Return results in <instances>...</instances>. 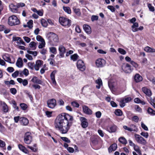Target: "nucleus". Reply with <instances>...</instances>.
<instances>
[{"instance_id":"f257e3e1","label":"nucleus","mask_w":155,"mask_h":155,"mask_svg":"<svg viewBox=\"0 0 155 155\" xmlns=\"http://www.w3.org/2000/svg\"><path fill=\"white\" fill-rule=\"evenodd\" d=\"M73 118L68 114L63 113L56 118L54 126L56 129L62 134L67 133L72 124Z\"/></svg>"},{"instance_id":"f03ea898","label":"nucleus","mask_w":155,"mask_h":155,"mask_svg":"<svg viewBox=\"0 0 155 155\" xmlns=\"http://www.w3.org/2000/svg\"><path fill=\"white\" fill-rule=\"evenodd\" d=\"M47 37L49 40V42L52 45H55L58 41V36L54 33L50 32L47 35Z\"/></svg>"},{"instance_id":"7ed1b4c3","label":"nucleus","mask_w":155,"mask_h":155,"mask_svg":"<svg viewBox=\"0 0 155 155\" xmlns=\"http://www.w3.org/2000/svg\"><path fill=\"white\" fill-rule=\"evenodd\" d=\"M20 23L19 20L16 16L13 15L9 17L8 24L9 25H19Z\"/></svg>"},{"instance_id":"20e7f679","label":"nucleus","mask_w":155,"mask_h":155,"mask_svg":"<svg viewBox=\"0 0 155 155\" xmlns=\"http://www.w3.org/2000/svg\"><path fill=\"white\" fill-rule=\"evenodd\" d=\"M59 21L61 24L63 26L68 27L71 25V21L67 18L60 17Z\"/></svg>"},{"instance_id":"39448f33","label":"nucleus","mask_w":155,"mask_h":155,"mask_svg":"<svg viewBox=\"0 0 155 155\" xmlns=\"http://www.w3.org/2000/svg\"><path fill=\"white\" fill-rule=\"evenodd\" d=\"M134 138L135 140L138 143L143 145H145L146 144L147 142L146 140L140 135L135 134Z\"/></svg>"},{"instance_id":"423d86ee","label":"nucleus","mask_w":155,"mask_h":155,"mask_svg":"<svg viewBox=\"0 0 155 155\" xmlns=\"http://www.w3.org/2000/svg\"><path fill=\"white\" fill-rule=\"evenodd\" d=\"M32 141V137L30 132L26 133L24 136V141L27 144H30Z\"/></svg>"},{"instance_id":"0eeeda50","label":"nucleus","mask_w":155,"mask_h":155,"mask_svg":"<svg viewBox=\"0 0 155 155\" xmlns=\"http://www.w3.org/2000/svg\"><path fill=\"white\" fill-rule=\"evenodd\" d=\"M77 65L78 69L80 71H84L86 68L84 62L81 60H78L77 63Z\"/></svg>"},{"instance_id":"6e6552de","label":"nucleus","mask_w":155,"mask_h":155,"mask_svg":"<svg viewBox=\"0 0 155 155\" xmlns=\"http://www.w3.org/2000/svg\"><path fill=\"white\" fill-rule=\"evenodd\" d=\"M122 68L123 71L127 73H130L132 71L131 66L127 63L123 64L122 66Z\"/></svg>"},{"instance_id":"1a4fd4ad","label":"nucleus","mask_w":155,"mask_h":155,"mask_svg":"<svg viewBox=\"0 0 155 155\" xmlns=\"http://www.w3.org/2000/svg\"><path fill=\"white\" fill-rule=\"evenodd\" d=\"M105 61L101 58L97 59L96 61V66L99 68H102L106 64Z\"/></svg>"},{"instance_id":"9d476101","label":"nucleus","mask_w":155,"mask_h":155,"mask_svg":"<svg viewBox=\"0 0 155 155\" xmlns=\"http://www.w3.org/2000/svg\"><path fill=\"white\" fill-rule=\"evenodd\" d=\"M47 103L48 106L50 108H53L56 105V101L54 99L48 100Z\"/></svg>"},{"instance_id":"9b49d317","label":"nucleus","mask_w":155,"mask_h":155,"mask_svg":"<svg viewBox=\"0 0 155 155\" xmlns=\"http://www.w3.org/2000/svg\"><path fill=\"white\" fill-rule=\"evenodd\" d=\"M58 50L59 51V55L61 58L64 57V54L66 51V49L62 45H60L59 47Z\"/></svg>"},{"instance_id":"f8f14e48","label":"nucleus","mask_w":155,"mask_h":155,"mask_svg":"<svg viewBox=\"0 0 155 155\" xmlns=\"http://www.w3.org/2000/svg\"><path fill=\"white\" fill-rule=\"evenodd\" d=\"M9 7L11 11L13 13H17L18 12V9L17 5H15L12 3L9 5Z\"/></svg>"},{"instance_id":"ddd939ff","label":"nucleus","mask_w":155,"mask_h":155,"mask_svg":"<svg viewBox=\"0 0 155 155\" xmlns=\"http://www.w3.org/2000/svg\"><path fill=\"white\" fill-rule=\"evenodd\" d=\"M43 64V61L41 60H38L36 61V63L35 65V69L36 71H38L39 68Z\"/></svg>"},{"instance_id":"4468645a","label":"nucleus","mask_w":155,"mask_h":155,"mask_svg":"<svg viewBox=\"0 0 155 155\" xmlns=\"http://www.w3.org/2000/svg\"><path fill=\"white\" fill-rule=\"evenodd\" d=\"M81 122V125L82 127L84 128L87 127L88 126V123L86 119L84 117H82L80 119Z\"/></svg>"},{"instance_id":"2eb2a0df","label":"nucleus","mask_w":155,"mask_h":155,"mask_svg":"<svg viewBox=\"0 0 155 155\" xmlns=\"http://www.w3.org/2000/svg\"><path fill=\"white\" fill-rule=\"evenodd\" d=\"M117 126L114 124L108 126L107 130L110 133H113L116 132L117 129Z\"/></svg>"},{"instance_id":"dca6fc26","label":"nucleus","mask_w":155,"mask_h":155,"mask_svg":"<svg viewBox=\"0 0 155 155\" xmlns=\"http://www.w3.org/2000/svg\"><path fill=\"white\" fill-rule=\"evenodd\" d=\"M83 28L85 32L87 34H90L91 32V27L87 25L84 24L83 25Z\"/></svg>"},{"instance_id":"f3484780","label":"nucleus","mask_w":155,"mask_h":155,"mask_svg":"<svg viewBox=\"0 0 155 155\" xmlns=\"http://www.w3.org/2000/svg\"><path fill=\"white\" fill-rule=\"evenodd\" d=\"M82 108L83 112L85 114H92V110L87 106L85 105L84 106L82 107Z\"/></svg>"},{"instance_id":"a211bd4d","label":"nucleus","mask_w":155,"mask_h":155,"mask_svg":"<svg viewBox=\"0 0 155 155\" xmlns=\"http://www.w3.org/2000/svg\"><path fill=\"white\" fill-rule=\"evenodd\" d=\"M134 81L136 82H139L143 80L142 77L139 74H136L134 77Z\"/></svg>"},{"instance_id":"6ab92c4d","label":"nucleus","mask_w":155,"mask_h":155,"mask_svg":"<svg viewBox=\"0 0 155 155\" xmlns=\"http://www.w3.org/2000/svg\"><path fill=\"white\" fill-rule=\"evenodd\" d=\"M20 122L21 124L23 125H26L29 123L28 119L24 117H21L20 118Z\"/></svg>"},{"instance_id":"aec40b11","label":"nucleus","mask_w":155,"mask_h":155,"mask_svg":"<svg viewBox=\"0 0 155 155\" xmlns=\"http://www.w3.org/2000/svg\"><path fill=\"white\" fill-rule=\"evenodd\" d=\"M19 150L25 153H28L29 151L22 144H19L18 145Z\"/></svg>"},{"instance_id":"412c9836","label":"nucleus","mask_w":155,"mask_h":155,"mask_svg":"<svg viewBox=\"0 0 155 155\" xmlns=\"http://www.w3.org/2000/svg\"><path fill=\"white\" fill-rule=\"evenodd\" d=\"M117 148V145L114 143L111 145L108 148V150L109 153H110L113 151L115 150Z\"/></svg>"},{"instance_id":"4be33fe9","label":"nucleus","mask_w":155,"mask_h":155,"mask_svg":"<svg viewBox=\"0 0 155 155\" xmlns=\"http://www.w3.org/2000/svg\"><path fill=\"white\" fill-rule=\"evenodd\" d=\"M109 87H115L117 85V83L115 80H110L108 81Z\"/></svg>"},{"instance_id":"5701e85b","label":"nucleus","mask_w":155,"mask_h":155,"mask_svg":"<svg viewBox=\"0 0 155 155\" xmlns=\"http://www.w3.org/2000/svg\"><path fill=\"white\" fill-rule=\"evenodd\" d=\"M18 81L20 83H22L24 86H26L28 84V81L26 79L23 80L20 78H18L17 79Z\"/></svg>"},{"instance_id":"b1692460","label":"nucleus","mask_w":155,"mask_h":155,"mask_svg":"<svg viewBox=\"0 0 155 155\" xmlns=\"http://www.w3.org/2000/svg\"><path fill=\"white\" fill-rule=\"evenodd\" d=\"M142 90L143 92L147 96L149 97L151 95V91L147 88H142Z\"/></svg>"},{"instance_id":"393cba45","label":"nucleus","mask_w":155,"mask_h":155,"mask_svg":"<svg viewBox=\"0 0 155 155\" xmlns=\"http://www.w3.org/2000/svg\"><path fill=\"white\" fill-rule=\"evenodd\" d=\"M56 73V71H54L51 73L50 75L51 80L53 84H55L56 83V82L55 79V74Z\"/></svg>"},{"instance_id":"a878e982","label":"nucleus","mask_w":155,"mask_h":155,"mask_svg":"<svg viewBox=\"0 0 155 155\" xmlns=\"http://www.w3.org/2000/svg\"><path fill=\"white\" fill-rule=\"evenodd\" d=\"M16 66L18 68H21L23 66V61L21 58H19L16 63Z\"/></svg>"},{"instance_id":"bb28decb","label":"nucleus","mask_w":155,"mask_h":155,"mask_svg":"<svg viewBox=\"0 0 155 155\" xmlns=\"http://www.w3.org/2000/svg\"><path fill=\"white\" fill-rule=\"evenodd\" d=\"M144 50L146 52L149 53H153L155 52V49L152 48L149 46H147L144 48Z\"/></svg>"},{"instance_id":"cd10ccee","label":"nucleus","mask_w":155,"mask_h":155,"mask_svg":"<svg viewBox=\"0 0 155 155\" xmlns=\"http://www.w3.org/2000/svg\"><path fill=\"white\" fill-rule=\"evenodd\" d=\"M138 26L139 25L137 22L134 23L131 27L132 31L134 32L138 31Z\"/></svg>"},{"instance_id":"c85d7f7f","label":"nucleus","mask_w":155,"mask_h":155,"mask_svg":"<svg viewBox=\"0 0 155 155\" xmlns=\"http://www.w3.org/2000/svg\"><path fill=\"white\" fill-rule=\"evenodd\" d=\"M2 58L5 61L7 62L10 64H14L15 63V61H14L13 62H12L11 61V59L8 56H6V55H3L2 56Z\"/></svg>"},{"instance_id":"c756f323","label":"nucleus","mask_w":155,"mask_h":155,"mask_svg":"<svg viewBox=\"0 0 155 155\" xmlns=\"http://www.w3.org/2000/svg\"><path fill=\"white\" fill-rule=\"evenodd\" d=\"M91 143L94 145H95L98 144V141L97 138L92 137L90 138Z\"/></svg>"},{"instance_id":"7c9ffc66","label":"nucleus","mask_w":155,"mask_h":155,"mask_svg":"<svg viewBox=\"0 0 155 155\" xmlns=\"http://www.w3.org/2000/svg\"><path fill=\"white\" fill-rule=\"evenodd\" d=\"M31 81L35 83H36L38 84H41V83H42V81L38 79L36 77H34L31 80Z\"/></svg>"},{"instance_id":"2f4dec72","label":"nucleus","mask_w":155,"mask_h":155,"mask_svg":"<svg viewBox=\"0 0 155 155\" xmlns=\"http://www.w3.org/2000/svg\"><path fill=\"white\" fill-rule=\"evenodd\" d=\"M2 105L3 111L5 113L7 112L8 111V109L7 104L5 103H3L2 104Z\"/></svg>"},{"instance_id":"473e14b6","label":"nucleus","mask_w":155,"mask_h":155,"mask_svg":"<svg viewBox=\"0 0 155 155\" xmlns=\"http://www.w3.org/2000/svg\"><path fill=\"white\" fill-rule=\"evenodd\" d=\"M96 83L98 86H96V87H100L102 85V82L101 79L100 78H99L96 81Z\"/></svg>"},{"instance_id":"72a5a7b5","label":"nucleus","mask_w":155,"mask_h":155,"mask_svg":"<svg viewBox=\"0 0 155 155\" xmlns=\"http://www.w3.org/2000/svg\"><path fill=\"white\" fill-rule=\"evenodd\" d=\"M147 111L149 114L152 116L155 115V111L150 107H148Z\"/></svg>"},{"instance_id":"f704fd0d","label":"nucleus","mask_w":155,"mask_h":155,"mask_svg":"<svg viewBox=\"0 0 155 155\" xmlns=\"http://www.w3.org/2000/svg\"><path fill=\"white\" fill-rule=\"evenodd\" d=\"M118 140L120 142L123 144H126L127 143V140L124 137H120V138H119Z\"/></svg>"},{"instance_id":"c9c22d12","label":"nucleus","mask_w":155,"mask_h":155,"mask_svg":"<svg viewBox=\"0 0 155 155\" xmlns=\"http://www.w3.org/2000/svg\"><path fill=\"white\" fill-rule=\"evenodd\" d=\"M63 10L68 14H70L71 13V9L69 7L63 6Z\"/></svg>"},{"instance_id":"e433bc0d","label":"nucleus","mask_w":155,"mask_h":155,"mask_svg":"<svg viewBox=\"0 0 155 155\" xmlns=\"http://www.w3.org/2000/svg\"><path fill=\"white\" fill-rule=\"evenodd\" d=\"M134 150L137 152L139 155H141V150H140V148L137 145H135L134 147Z\"/></svg>"},{"instance_id":"4c0bfd02","label":"nucleus","mask_w":155,"mask_h":155,"mask_svg":"<svg viewBox=\"0 0 155 155\" xmlns=\"http://www.w3.org/2000/svg\"><path fill=\"white\" fill-rule=\"evenodd\" d=\"M41 23L42 25L44 27H46L48 25L47 21L45 19L43 18L41 20Z\"/></svg>"},{"instance_id":"58836bf2","label":"nucleus","mask_w":155,"mask_h":155,"mask_svg":"<svg viewBox=\"0 0 155 155\" xmlns=\"http://www.w3.org/2000/svg\"><path fill=\"white\" fill-rule=\"evenodd\" d=\"M78 57L79 56L77 54H75L71 56V58L74 61H75L78 59Z\"/></svg>"},{"instance_id":"ea45409f","label":"nucleus","mask_w":155,"mask_h":155,"mask_svg":"<svg viewBox=\"0 0 155 155\" xmlns=\"http://www.w3.org/2000/svg\"><path fill=\"white\" fill-rule=\"evenodd\" d=\"M115 114L117 116H121L122 114V112L120 109H117L115 110L114 111Z\"/></svg>"},{"instance_id":"a19ab883","label":"nucleus","mask_w":155,"mask_h":155,"mask_svg":"<svg viewBox=\"0 0 155 155\" xmlns=\"http://www.w3.org/2000/svg\"><path fill=\"white\" fill-rule=\"evenodd\" d=\"M73 10L74 12L78 16H80L81 15V12L80 11L79 9L73 8Z\"/></svg>"},{"instance_id":"79ce46f5","label":"nucleus","mask_w":155,"mask_h":155,"mask_svg":"<svg viewBox=\"0 0 155 155\" xmlns=\"http://www.w3.org/2000/svg\"><path fill=\"white\" fill-rule=\"evenodd\" d=\"M37 43L34 41H32L29 44V46L30 48H33L34 49H35L36 48V45Z\"/></svg>"},{"instance_id":"37998d69","label":"nucleus","mask_w":155,"mask_h":155,"mask_svg":"<svg viewBox=\"0 0 155 155\" xmlns=\"http://www.w3.org/2000/svg\"><path fill=\"white\" fill-rule=\"evenodd\" d=\"M35 63L31 62H30L28 63V67L32 70H33L35 68Z\"/></svg>"},{"instance_id":"c03bdc74","label":"nucleus","mask_w":155,"mask_h":155,"mask_svg":"<svg viewBox=\"0 0 155 155\" xmlns=\"http://www.w3.org/2000/svg\"><path fill=\"white\" fill-rule=\"evenodd\" d=\"M49 49L50 51L52 53L54 54H55L56 53L57 50L54 47H52L50 48Z\"/></svg>"},{"instance_id":"a18cd8bd","label":"nucleus","mask_w":155,"mask_h":155,"mask_svg":"<svg viewBox=\"0 0 155 155\" xmlns=\"http://www.w3.org/2000/svg\"><path fill=\"white\" fill-rule=\"evenodd\" d=\"M27 52L28 54H32L34 56H36L37 55V52L36 51H32L28 50Z\"/></svg>"},{"instance_id":"49530a36","label":"nucleus","mask_w":155,"mask_h":155,"mask_svg":"<svg viewBox=\"0 0 155 155\" xmlns=\"http://www.w3.org/2000/svg\"><path fill=\"white\" fill-rule=\"evenodd\" d=\"M20 105L21 109L24 110H25L27 107V105L24 103L20 104Z\"/></svg>"},{"instance_id":"de8ad7c7","label":"nucleus","mask_w":155,"mask_h":155,"mask_svg":"<svg viewBox=\"0 0 155 155\" xmlns=\"http://www.w3.org/2000/svg\"><path fill=\"white\" fill-rule=\"evenodd\" d=\"M36 40L39 41L41 42H42L43 41H45L44 39L39 35H37L36 37Z\"/></svg>"},{"instance_id":"09e8293b","label":"nucleus","mask_w":155,"mask_h":155,"mask_svg":"<svg viewBox=\"0 0 155 155\" xmlns=\"http://www.w3.org/2000/svg\"><path fill=\"white\" fill-rule=\"evenodd\" d=\"M60 138L63 141L67 143H70L71 142L70 140L66 137H61Z\"/></svg>"},{"instance_id":"8fccbe9b","label":"nucleus","mask_w":155,"mask_h":155,"mask_svg":"<svg viewBox=\"0 0 155 155\" xmlns=\"http://www.w3.org/2000/svg\"><path fill=\"white\" fill-rule=\"evenodd\" d=\"M148 7L149 8V10L151 12H154L155 10L153 6H152L151 4H148Z\"/></svg>"},{"instance_id":"3c124183","label":"nucleus","mask_w":155,"mask_h":155,"mask_svg":"<svg viewBox=\"0 0 155 155\" xmlns=\"http://www.w3.org/2000/svg\"><path fill=\"white\" fill-rule=\"evenodd\" d=\"M33 21L32 20H30L27 22V25L28 27L30 28H31L33 26Z\"/></svg>"},{"instance_id":"603ef678","label":"nucleus","mask_w":155,"mask_h":155,"mask_svg":"<svg viewBox=\"0 0 155 155\" xmlns=\"http://www.w3.org/2000/svg\"><path fill=\"white\" fill-rule=\"evenodd\" d=\"M10 92L13 95L15 94L17 92V90L15 88H11L10 89Z\"/></svg>"},{"instance_id":"864d4df0","label":"nucleus","mask_w":155,"mask_h":155,"mask_svg":"<svg viewBox=\"0 0 155 155\" xmlns=\"http://www.w3.org/2000/svg\"><path fill=\"white\" fill-rule=\"evenodd\" d=\"M118 51L120 53L122 54H126V51L125 50L121 48H119L118 49Z\"/></svg>"},{"instance_id":"5fc2aeb1","label":"nucleus","mask_w":155,"mask_h":155,"mask_svg":"<svg viewBox=\"0 0 155 155\" xmlns=\"http://www.w3.org/2000/svg\"><path fill=\"white\" fill-rule=\"evenodd\" d=\"M123 100L126 103H127L130 101L131 100L132 98L130 97H127L123 98Z\"/></svg>"},{"instance_id":"6e6d98bb","label":"nucleus","mask_w":155,"mask_h":155,"mask_svg":"<svg viewBox=\"0 0 155 155\" xmlns=\"http://www.w3.org/2000/svg\"><path fill=\"white\" fill-rule=\"evenodd\" d=\"M41 42V43H40L38 46V48L40 49L42 48H43L44 47L45 45V41H43L42 42Z\"/></svg>"},{"instance_id":"4d7b16f0","label":"nucleus","mask_w":155,"mask_h":155,"mask_svg":"<svg viewBox=\"0 0 155 155\" xmlns=\"http://www.w3.org/2000/svg\"><path fill=\"white\" fill-rule=\"evenodd\" d=\"M140 135L146 138H147L149 136L148 133L143 132L140 133Z\"/></svg>"},{"instance_id":"13d9d810","label":"nucleus","mask_w":155,"mask_h":155,"mask_svg":"<svg viewBox=\"0 0 155 155\" xmlns=\"http://www.w3.org/2000/svg\"><path fill=\"white\" fill-rule=\"evenodd\" d=\"M71 104L73 107H78L79 105L78 103L75 102V101H73L71 103Z\"/></svg>"},{"instance_id":"bf43d9fd","label":"nucleus","mask_w":155,"mask_h":155,"mask_svg":"<svg viewBox=\"0 0 155 155\" xmlns=\"http://www.w3.org/2000/svg\"><path fill=\"white\" fill-rule=\"evenodd\" d=\"M107 8L110 10L112 12H114L115 10V8L114 6L111 5H108L107 7Z\"/></svg>"},{"instance_id":"052dcab7","label":"nucleus","mask_w":155,"mask_h":155,"mask_svg":"<svg viewBox=\"0 0 155 155\" xmlns=\"http://www.w3.org/2000/svg\"><path fill=\"white\" fill-rule=\"evenodd\" d=\"M5 143L4 141L0 140V147L3 148L5 146Z\"/></svg>"},{"instance_id":"680f3d73","label":"nucleus","mask_w":155,"mask_h":155,"mask_svg":"<svg viewBox=\"0 0 155 155\" xmlns=\"http://www.w3.org/2000/svg\"><path fill=\"white\" fill-rule=\"evenodd\" d=\"M23 75H24L25 76H27L29 74V72L28 70L25 68L23 71Z\"/></svg>"},{"instance_id":"e2e57ef3","label":"nucleus","mask_w":155,"mask_h":155,"mask_svg":"<svg viewBox=\"0 0 155 155\" xmlns=\"http://www.w3.org/2000/svg\"><path fill=\"white\" fill-rule=\"evenodd\" d=\"M19 74L18 71H16L12 74V76L14 78H16Z\"/></svg>"},{"instance_id":"0e129e2a","label":"nucleus","mask_w":155,"mask_h":155,"mask_svg":"<svg viewBox=\"0 0 155 155\" xmlns=\"http://www.w3.org/2000/svg\"><path fill=\"white\" fill-rule=\"evenodd\" d=\"M131 64L133 65L136 68H137L138 67V65L134 61H132L130 62Z\"/></svg>"},{"instance_id":"69168bd1","label":"nucleus","mask_w":155,"mask_h":155,"mask_svg":"<svg viewBox=\"0 0 155 155\" xmlns=\"http://www.w3.org/2000/svg\"><path fill=\"white\" fill-rule=\"evenodd\" d=\"M23 38L24 40L25 41H26L27 43H28L31 41V39L29 38L26 37V36H24L23 37Z\"/></svg>"},{"instance_id":"338daca9","label":"nucleus","mask_w":155,"mask_h":155,"mask_svg":"<svg viewBox=\"0 0 155 155\" xmlns=\"http://www.w3.org/2000/svg\"><path fill=\"white\" fill-rule=\"evenodd\" d=\"M98 17L97 15H92L91 17V20L92 21L98 20Z\"/></svg>"},{"instance_id":"774afa93","label":"nucleus","mask_w":155,"mask_h":155,"mask_svg":"<svg viewBox=\"0 0 155 155\" xmlns=\"http://www.w3.org/2000/svg\"><path fill=\"white\" fill-rule=\"evenodd\" d=\"M125 103H126L122 99L120 101V105L121 107H123L125 105Z\"/></svg>"}]
</instances>
